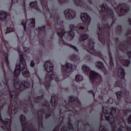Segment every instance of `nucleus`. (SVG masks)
<instances>
[{
    "label": "nucleus",
    "mask_w": 131,
    "mask_h": 131,
    "mask_svg": "<svg viewBox=\"0 0 131 131\" xmlns=\"http://www.w3.org/2000/svg\"><path fill=\"white\" fill-rule=\"evenodd\" d=\"M45 67L46 69V71L48 73L47 74L45 78V82H42V80L39 77L40 83L43 84L47 89H49V88H51V84H50V81H52V80H55V81H59L60 79L57 76V74L55 72L51 74L50 72L53 71V69H54V65L51 61H47L45 63Z\"/></svg>",
    "instance_id": "f257e3e1"
},
{
    "label": "nucleus",
    "mask_w": 131,
    "mask_h": 131,
    "mask_svg": "<svg viewBox=\"0 0 131 131\" xmlns=\"http://www.w3.org/2000/svg\"><path fill=\"white\" fill-rule=\"evenodd\" d=\"M20 57V63L18 66H16L14 72V74L15 76H19L20 75V72L21 71V73L24 76L28 77L29 76V72L25 68V59L23 58V52H21L19 50H17Z\"/></svg>",
    "instance_id": "f03ea898"
},
{
    "label": "nucleus",
    "mask_w": 131,
    "mask_h": 131,
    "mask_svg": "<svg viewBox=\"0 0 131 131\" xmlns=\"http://www.w3.org/2000/svg\"><path fill=\"white\" fill-rule=\"evenodd\" d=\"M103 112L104 114L105 119L111 124L113 131H121V129L117 128V127L114 125V123L115 121L113 114L116 113V108L115 107H111L109 111V108L103 107Z\"/></svg>",
    "instance_id": "7ed1b4c3"
},
{
    "label": "nucleus",
    "mask_w": 131,
    "mask_h": 131,
    "mask_svg": "<svg viewBox=\"0 0 131 131\" xmlns=\"http://www.w3.org/2000/svg\"><path fill=\"white\" fill-rule=\"evenodd\" d=\"M70 28L71 29V31L65 32V30H62L61 32L57 33V35L60 38H62L63 36H64V34L66 33L67 34H69L70 38H73L74 37V30L77 29V26H75L74 24L70 25Z\"/></svg>",
    "instance_id": "20e7f679"
},
{
    "label": "nucleus",
    "mask_w": 131,
    "mask_h": 131,
    "mask_svg": "<svg viewBox=\"0 0 131 131\" xmlns=\"http://www.w3.org/2000/svg\"><path fill=\"white\" fill-rule=\"evenodd\" d=\"M76 69V66L73 65L71 63H67L66 65H63L61 67V70L63 72V75H66V77L69 76L68 74L69 72L73 71Z\"/></svg>",
    "instance_id": "39448f33"
},
{
    "label": "nucleus",
    "mask_w": 131,
    "mask_h": 131,
    "mask_svg": "<svg viewBox=\"0 0 131 131\" xmlns=\"http://www.w3.org/2000/svg\"><path fill=\"white\" fill-rule=\"evenodd\" d=\"M99 12H105L107 16L110 18L113 17V10L108 9V6L106 3L100 5L98 8Z\"/></svg>",
    "instance_id": "423d86ee"
},
{
    "label": "nucleus",
    "mask_w": 131,
    "mask_h": 131,
    "mask_svg": "<svg viewBox=\"0 0 131 131\" xmlns=\"http://www.w3.org/2000/svg\"><path fill=\"white\" fill-rule=\"evenodd\" d=\"M95 43L93 40H90L89 41V45L88 47H85L86 50H87L89 53L95 55V56H98V57H101V53L99 52H97V51L94 49V45Z\"/></svg>",
    "instance_id": "0eeeda50"
},
{
    "label": "nucleus",
    "mask_w": 131,
    "mask_h": 131,
    "mask_svg": "<svg viewBox=\"0 0 131 131\" xmlns=\"http://www.w3.org/2000/svg\"><path fill=\"white\" fill-rule=\"evenodd\" d=\"M22 85L25 89H28V88H30V84L28 82H23L22 83V82L19 81L18 79H16L14 81V86L16 90H19Z\"/></svg>",
    "instance_id": "6e6552de"
},
{
    "label": "nucleus",
    "mask_w": 131,
    "mask_h": 131,
    "mask_svg": "<svg viewBox=\"0 0 131 131\" xmlns=\"http://www.w3.org/2000/svg\"><path fill=\"white\" fill-rule=\"evenodd\" d=\"M118 10H116V12L118 14H119L120 13L119 15L120 16V15H123L124 13L128 11V7L126 5L123 6V7H121V5H120L118 7Z\"/></svg>",
    "instance_id": "1a4fd4ad"
},
{
    "label": "nucleus",
    "mask_w": 131,
    "mask_h": 131,
    "mask_svg": "<svg viewBox=\"0 0 131 131\" xmlns=\"http://www.w3.org/2000/svg\"><path fill=\"white\" fill-rule=\"evenodd\" d=\"M90 81L93 82L96 78H101V76L100 74L97 73L94 71H91L90 72Z\"/></svg>",
    "instance_id": "9d476101"
},
{
    "label": "nucleus",
    "mask_w": 131,
    "mask_h": 131,
    "mask_svg": "<svg viewBox=\"0 0 131 131\" xmlns=\"http://www.w3.org/2000/svg\"><path fill=\"white\" fill-rule=\"evenodd\" d=\"M81 18L83 22H85L87 25H90L91 23V17L86 13H82L81 15Z\"/></svg>",
    "instance_id": "9b49d317"
},
{
    "label": "nucleus",
    "mask_w": 131,
    "mask_h": 131,
    "mask_svg": "<svg viewBox=\"0 0 131 131\" xmlns=\"http://www.w3.org/2000/svg\"><path fill=\"white\" fill-rule=\"evenodd\" d=\"M44 107H45L47 111L45 112V115H46L45 117L46 118H49V117L51 116V113L50 112V104H49V103H46L44 105Z\"/></svg>",
    "instance_id": "f8f14e48"
},
{
    "label": "nucleus",
    "mask_w": 131,
    "mask_h": 131,
    "mask_svg": "<svg viewBox=\"0 0 131 131\" xmlns=\"http://www.w3.org/2000/svg\"><path fill=\"white\" fill-rule=\"evenodd\" d=\"M95 65L96 67L99 68V69H102L103 71L104 72L105 74H107V71H106V69L104 67V64L101 61H97L96 62Z\"/></svg>",
    "instance_id": "ddd939ff"
},
{
    "label": "nucleus",
    "mask_w": 131,
    "mask_h": 131,
    "mask_svg": "<svg viewBox=\"0 0 131 131\" xmlns=\"http://www.w3.org/2000/svg\"><path fill=\"white\" fill-rule=\"evenodd\" d=\"M125 75V74H124V69L123 68H120L118 70V76L120 78H124V76Z\"/></svg>",
    "instance_id": "4468645a"
},
{
    "label": "nucleus",
    "mask_w": 131,
    "mask_h": 131,
    "mask_svg": "<svg viewBox=\"0 0 131 131\" xmlns=\"http://www.w3.org/2000/svg\"><path fill=\"white\" fill-rule=\"evenodd\" d=\"M64 14L66 15V19L68 20H69V19H72V18H74L75 17V16L71 15V13H70L68 10L64 11Z\"/></svg>",
    "instance_id": "2eb2a0df"
},
{
    "label": "nucleus",
    "mask_w": 131,
    "mask_h": 131,
    "mask_svg": "<svg viewBox=\"0 0 131 131\" xmlns=\"http://www.w3.org/2000/svg\"><path fill=\"white\" fill-rule=\"evenodd\" d=\"M73 101H76L77 105H78V106H80V101H79V99L74 98V96H71L69 100V102L71 103V102H73Z\"/></svg>",
    "instance_id": "dca6fc26"
},
{
    "label": "nucleus",
    "mask_w": 131,
    "mask_h": 131,
    "mask_svg": "<svg viewBox=\"0 0 131 131\" xmlns=\"http://www.w3.org/2000/svg\"><path fill=\"white\" fill-rule=\"evenodd\" d=\"M6 18H7V13L4 11H2L0 13V20L4 21Z\"/></svg>",
    "instance_id": "f3484780"
},
{
    "label": "nucleus",
    "mask_w": 131,
    "mask_h": 131,
    "mask_svg": "<svg viewBox=\"0 0 131 131\" xmlns=\"http://www.w3.org/2000/svg\"><path fill=\"white\" fill-rule=\"evenodd\" d=\"M82 68L83 72H84L85 74H88L89 71H90V69L88 66L84 64L82 66Z\"/></svg>",
    "instance_id": "a211bd4d"
},
{
    "label": "nucleus",
    "mask_w": 131,
    "mask_h": 131,
    "mask_svg": "<svg viewBox=\"0 0 131 131\" xmlns=\"http://www.w3.org/2000/svg\"><path fill=\"white\" fill-rule=\"evenodd\" d=\"M83 80V77L81 75H77L76 76V81L79 82L80 81H82Z\"/></svg>",
    "instance_id": "6ab92c4d"
},
{
    "label": "nucleus",
    "mask_w": 131,
    "mask_h": 131,
    "mask_svg": "<svg viewBox=\"0 0 131 131\" xmlns=\"http://www.w3.org/2000/svg\"><path fill=\"white\" fill-rule=\"evenodd\" d=\"M31 23L29 24L30 27H31V28H34V27L35 26V20H34V19L32 18L29 20Z\"/></svg>",
    "instance_id": "aec40b11"
},
{
    "label": "nucleus",
    "mask_w": 131,
    "mask_h": 131,
    "mask_svg": "<svg viewBox=\"0 0 131 131\" xmlns=\"http://www.w3.org/2000/svg\"><path fill=\"white\" fill-rule=\"evenodd\" d=\"M121 64L122 65H124V66L127 67L128 65H129V63H130V61L129 60H123L121 61Z\"/></svg>",
    "instance_id": "412c9836"
},
{
    "label": "nucleus",
    "mask_w": 131,
    "mask_h": 131,
    "mask_svg": "<svg viewBox=\"0 0 131 131\" xmlns=\"http://www.w3.org/2000/svg\"><path fill=\"white\" fill-rule=\"evenodd\" d=\"M71 61H75V62H78L79 58H78V56L74 55L73 56L71 57Z\"/></svg>",
    "instance_id": "4be33fe9"
},
{
    "label": "nucleus",
    "mask_w": 131,
    "mask_h": 131,
    "mask_svg": "<svg viewBox=\"0 0 131 131\" xmlns=\"http://www.w3.org/2000/svg\"><path fill=\"white\" fill-rule=\"evenodd\" d=\"M10 95H11V97H12V98H14V99H16L17 93H16V91H10Z\"/></svg>",
    "instance_id": "5701e85b"
},
{
    "label": "nucleus",
    "mask_w": 131,
    "mask_h": 131,
    "mask_svg": "<svg viewBox=\"0 0 131 131\" xmlns=\"http://www.w3.org/2000/svg\"><path fill=\"white\" fill-rule=\"evenodd\" d=\"M30 7H32L35 9H36L38 11V8H37V3L36 2H32L30 4Z\"/></svg>",
    "instance_id": "b1692460"
},
{
    "label": "nucleus",
    "mask_w": 131,
    "mask_h": 131,
    "mask_svg": "<svg viewBox=\"0 0 131 131\" xmlns=\"http://www.w3.org/2000/svg\"><path fill=\"white\" fill-rule=\"evenodd\" d=\"M89 37V35L84 34L80 36V40H85V39H88Z\"/></svg>",
    "instance_id": "393cba45"
},
{
    "label": "nucleus",
    "mask_w": 131,
    "mask_h": 131,
    "mask_svg": "<svg viewBox=\"0 0 131 131\" xmlns=\"http://www.w3.org/2000/svg\"><path fill=\"white\" fill-rule=\"evenodd\" d=\"M20 118L21 119L22 124H23V125H26V118H25V116H21Z\"/></svg>",
    "instance_id": "a878e982"
},
{
    "label": "nucleus",
    "mask_w": 131,
    "mask_h": 131,
    "mask_svg": "<svg viewBox=\"0 0 131 131\" xmlns=\"http://www.w3.org/2000/svg\"><path fill=\"white\" fill-rule=\"evenodd\" d=\"M2 82L4 85V86H7V88L9 86V82H8V79H3L2 81Z\"/></svg>",
    "instance_id": "bb28decb"
},
{
    "label": "nucleus",
    "mask_w": 131,
    "mask_h": 131,
    "mask_svg": "<svg viewBox=\"0 0 131 131\" xmlns=\"http://www.w3.org/2000/svg\"><path fill=\"white\" fill-rule=\"evenodd\" d=\"M56 100H55V98L54 97H52L51 100V104L52 106H55L56 105Z\"/></svg>",
    "instance_id": "cd10ccee"
},
{
    "label": "nucleus",
    "mask_w": 131,
    "mask_h": 131,
    "mask_svg": "<svg viewBox=\"0 0 131 131\" xmlns=\"http://www.w3.org/2000/svg\"><path fill=\"white\" fill-rule=\"evenodd\" d=\"M117 97L118 99H120L122 97V92L121 91H119L116 93Z\"/></svg>",
    "instance_id": "c85d7f7f"
},
{
    "label": "nucleus",
    "mask_w": 131,
    "mask_h": 131,
    "mask_svg": "<svg viewBox=\"0 0 131 131\" xmlns=\"http://www.w3.org/2000/svg\"><path fill=\"white\" fill-rule=\"evenodd\" d=\"M118 110H119L120 113H121V112H123V113H125L126 114H127V113H128V110H124V109H120V108H118Z\"/></svg>",
    "instance_id": "c756f323"
},
{
    "label": "nucleus",
    "mask_w": 131,
    "mask_h": 131,
    "mask_svg": "<svg viewBox=\"0 0 131 131\" xmlns=\"http://www.w3.org/2000/svg\"><path fill=\"white\" fill-rule=\"evenodd\" d=\"M119 83H120V82H117L116 83V86H120V88H123V86H125V83H122L121 85L119 84Z\"/></svg>",
    "instance_id": "7c9ffc66"
},
{
    "label": "nucleus",
    "mask_w": 131,
    "mask_h": 131,
    "mask_svg": "<svg viewBox=\"0 0 131 131\" xmlns=\"http://www.w3.org/2000/svg\"><path fill=\"white\" fill-rule=\"evenodd\" d=\"M68 46L69 47H70V48H72V49H73L75 51H76L77 52L78 51V50L77 49V48L75 47V46H73L71 45L70 44H68Z\"/></svg>",
    "instance_id": "2f4dec72"
},
{
    "label": "nucleus",
    "mask_w": 131,
    "mask_h": 131,
    "mask_svg": "<svg viewBox=\"0 0 131 131\" xmlns=\"http://www.w3.org/2000/svg\"><path fill=\"white\" fill-rule=\"evenodd\" d=\"M21 24L22 25L24 26V30H26V21L25 20H23L21 21Z\"/></svg>",
    "instance_id": "473e14b6"
},
{
    "label": "nucleus",
    "mask_w": 131,
    "mask_h": 131,
    "mask_svg": "<svg viewBox=\"0 0 131 131\" xmlns=\"http://www.w3.org/2000/svg\"><path fill=\"white\" fill-rule=\"evenodd\" d=\"M11 109L13 113H16V111H17V110L16 109V106H13L12 107H11Z\"/></svg>",
    "instance_id": "72a5a7b5"
},
{
    "label": "nucleus",
    "mask_w": 131,
    "mask_h": 131,
    "mask_svg": "<svg viewBox=\"0 0 131 131\" xmlns=\"http://www.w3.org/2000/svg\"><path fill=\"white\" fill-rule=\"evenodd\" d=\"M24 52L27 54H28V53H29V48L26 47L24 48Z\"/></svg>",
    "instance_id": "f704fd0d"
},
{
    "label": "nucleus",
    "mask_w": 131,
    "mask_h": 131,
    "mask_svg": "<svg viewBox=\"0 0 131 131\" xmlns=\"http://www.w3.org/2000/svg\"><path fill=\"white\" fill-rule=\"evenodd\" d=\"M13 26L11 27L10 28L7 29V31L8 32H12V31H14V28H13Z\"/></svg>",
    "instance_id": "c9c22d12"
},
{
    "label": "nucleus",
    "mask_w": 131,
    "mask_h": 131,
    "mask_svg": "<svg viewBox=\"0 0 131 131\" xmlns=\"http://www.w3.org/2000/svg\"><path fill=\"white\" fill-rule=\"evenodd\" d=\"M43 12H46V11H49V8L47 5L43 6Z\"/></svg>",
    "instance_id": "e433bc0d"
},
{
    "label": "nucleus",
    "mask_w": 131,
    "mask_h": 131,
    "mask_svg": "<svg viewBox=\"0 0 131 131\" xmlns=\"http://www.w3.org/2000/svg\"><path fill=\"white\" fill-rule=\"evenodd\" d=\"M103 27L104 28H110V26L108 23H106V24H103Z\"/></svg>",
    "instance_id": "4c0bfd02"
},
{
    "label": "nucleus",
    "mask_w": 131,
    "mask_h": 131,
    "mask_svg": "<svg viewBox=\"0 0 131 131\" xmlns=\"http://www.w3.org/2000/svg\"><path fill=\"white\" fill-rule=\"evenodd\" d=\"M5 58L7 64H9V60H8V53H5Z\"/></svg>",
    "instance_id": "58836bf2"
},
{
    "label": "nucleus",
    "mask_w": 131,
    "mask_h": 131,
    "mask_svg": "<svg viewBox=\"0 0 131 131\" xmlns=\"http://www.w3.org/2000/svg\"><path fill=\"white\" fill-rule=\"evenodd\" d=\"M45 28L44 26H43V27H42L41 28H38V29H37V30L38 31H39V30H45Z\"/></svg>",
    "instance_id": "ea45409f"
},
{
    "label": "nucleus",
    "mask_w": 131,
    "mask_h": 131,
    "mask_svg": "<svg viewBox=\"0 0 131 131\" xmlns=\"http://www.w3.org/2000/svg\"><path fill=\"white\" fill-rule=\"evenodd\" d=\"M106 103H110V104L113 103V99L112 98H110Z\"/></svg>",
    "instance_id": "a19ab883"
},
{
    "label": "nucleus",
    "mask_w": 131,
    "mask_h": 131,
    "mask_svg": "<svg viewBox=\"0 0 131 131\" xmlns=\"http://www.w3.org/2000/svg\"><path fill=\"white\" fill-rule=\"evenodd\" d=\"M34 65H35L34 61H33V60H32V61H31L30 66H31V67H34Z\"/></svg>",
    "instance_id": "79ce46f5"
},
{
    "label": "nucleus",
    "mask_w": 131,
    "mask_h": 131,
    "mask_svg": "<svg viewBox=\"0 0 131 131\" xmlns=\"http://www.w3.org/2000/svg\"><path fill=\"white\" fill-rule=\"evenodd\" d=\"M110 66L111 67H113V61L112 60V59H110Z\"/></svg>",
    "instance_id": "37998d69"
},
{
    "label": "nucleus",
    "mask_w": 131,
    "mask_h": 131,
    "mask_svg": "<svg viewBox=\"0 0 131 131\" xmlns=\"http://www.w3.org/2000/svg\"><path fill=\"white\" fill-rule=\"evenodd\" d=\"M68 128H67V127H66L65 129V127L61 129V131H68Z\"/></svg>",
    "instance_id": "c03bdc74"
},
{
    "label": "nucleus",
    "mask_w": 131,
    "mask_h": 131,
    "mask_svg": "<svg viewBox=\"0 0 131 131\" xmlns=\"http://www.w3.org/2000/svg\"><path fill=\"white\" fill-rule=\"evenodd\" d=\"M84 29V28L82 26H80L79 27V30H83Z\"/></svg>",
    "instance_id": "a18cd8bd"
},
{
    "label": "nucleus",
    "mask_w": 131,
    "mask_h": 131,
    "mask_svg": "<svg viewBox=\"0 0 131 131\" xmlns=\"http://www.w3.org/2000/svg\"><path fill=\"white\" fill-rule=\"evenodd\" d=\"M73 128V126H72V125L71 124H70L69 125V128H70V129H71V128Z\"/></svg>",
    "instance_id": "49530a36"
},
{
    "label": "nucleus",
    "mask_w": 131,
    "mask_h": 131,
    "mask_svg": "<svg viewBox=\"0 0 131 131\" xmlns=\"http://www.w3.org/2000/svg\"><path fill=\"white\" fill-rule=\"evenodd\" d=\"M18 2V0H12V3L13 4H15V3H17Z\"/></svg>",
    "instance_id": "de8ad7c7"
},
{
    "label": "nucleus",
    "mask_w": 131,
    "mask_h": 131,
    "mask_svg": "<svg viewBox=\"0 0 131 131\" xmlns=\"http://www.w3.org/2000/svg\"><path fill=\"white\" fill-rule=\"evenodd\" d=\"M101 131H107V130L106 129V128H103Z\"/></svg>",
    "instance_id": "09e8293b"
},
{
    "label": "nucleus",
    "mask_w": 131,
    "mask_h": 131,
    "mask_svg": "<svg viewBox=\"0 0 131 131\" xmlns=\"http://www.w3.org/2000/svg\"><path fill=\"white\" fill-rule=\"evenodd\" d=\"M40 98H41V97L38 96V97H37L36 99H37V100H40Z\"/></svg>",
    "instance_id": "8fccbe9b"
},
{
    "label": "nucleus",
    "mask_w": 131,
    "mask_h": 131,
    "mask_svg": "<svg viewBox=\"0 0 131 131\" xmlns=\"http://www.w3.org/2000/svg\"><path fill=\"white\" fill-rule=\"evenodd\" d=\"M126 94H125V95H128V91H126Z\"/></svg>",
    "instance_id": "3c124183"
},
{
    "label": "nucleus",
    "mask_w": 131,
    "mask_h": 131,
    "mask_svg": "<svg viewBox=\"0 0 131 131\" xmlns=\"http://www.w3.org/2000/svg\"><path fill=\"white\" fill-rule=\"evenodd\" d=\"M99 39L101 41V42H103V41H102V39H101V38H100V37L99 38Z\"/></svg>",
    "instance_id": "603ef678"
},
{
    "label": "nucleus",
    "mask_w": 131,
    "mask_h": 131,
    "mask_svg": "<svg viewBox=\"0 0 131 131\" xmlns=\"http://www.w3.org/2000/svg\"><path fill=\"white\" fill-rule=\"evenodd\" d=\"M129 24H131V18L129 19Z\"/></svg>",
    "instance_id": "864d4df0"
},
{
    "label": "nucleus",
    "mask_w": 131,
    "mask_h": 131,
    "mask_svg": "<svg viewBox=\"0 0 131 131\" xmlns=\"http://www.w3.org/2000/svg\"><path fill=\"white\" fill-rule=\"evenodd\" d=\"M93 95L94 97H95V94H94V92H93Z\"/></svg>",
    "instance_id": "5fc2aeb1"
},
{
    "label": "nucleus",
    "mask_w": 131,
    "mask_h": 131,
    "mask_svg": "<svg viewBox=\"0 0 131 131\" xmlns=\"http://www.w3.org/2000/svg\"><path fill=\"white\" fill-rule=\"evenodd\" d=\"M53 131H57V130H56V129H55Z\"/></svg>",
    "instance_id": "6e6d98bb"
},
{
    "label": "nucleus",
    "mask_w": 131,
    "mask_h": 131,
    "mask_svg": "<svg viewBox=\"0 0 131 131\" xmlns=\"http://www.w3.org/2000/svg\"><path fill=\"white\" fill-rule=\"evenodd\" d=\"M77 4V5H78V6H79V4H77V3H76Z\"/></svg>",
    "instance_id": "4d7b16f0"
},
{
    "label": "nucleus",
    "mask_w": 131,
    "mask_h": 131,
    "mask_svg": "<svg viewBox=\"0 0 131 131\" xmlns=\"http://www.w3.org/2000/svg\"><path fill=\"white\" fill-rule=\"evenodd\" d=\"M99 30L100 31H101V28H99Z\"/></svg>",
    "instance_id": "13d9d810"
},
{
    "label": "nucleus",
    "mask_w": 131,
    "mask_h": 131,
    "mask_svg": "<svg viewBox=\"0 0 131 131\" xmlns=\"http://www.w3.org/2000/svg\"><path fill=\"white\" fill-rule=\"evenodd\" d=\"M36 102H37V103H38V100H36Z\"/></svg>",
    "instance_id": "bf43d9fd"
},
{
    "label": "nucleus",
    "mask_w": 131,
    "mask_h": 131,
    "mask_svg": "<svg viewBox=\"0 0 131 131\" xmlns=\"http://www.w3.org/2000/svg\"><path fill=\"white\" fill-rule=\"evenodd\" d=\"M58 23H59V20L57 21Z\"/></svg>",
    "instance_id": "052dcab7"
},
{
    "label": "nucleus",
    "mask_w": 131,
    "mask_h": 131,
    "mask_svg": "<svg viewBox=\"0 0 131 131\" xmlns=\"http://www.w3.org/2000/svg\"><path fill=\"white\" fill-rule=\"evenodd\" d=\"M99 36H100V34H98Z\"/></svg>",
    "instance_id": "680f3d73"
}]
</instances>
